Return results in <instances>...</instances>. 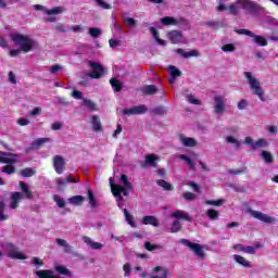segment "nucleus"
Returning a JSON list of instances; mask_svg holds the SVG:
<instances>
[{"label":"nucleus","mask_w":278,"mask_h":278,"mask_svg":"<svg viewBox=\"0 0 278 278\" xmlns=\"http://www.w3.org/2000/svg\"><path fill=\"white\" fill-rule=\"evenodd\" d=\"M225 141L228 144H232L235 147V149H240V147H242V143H240V140H238V138H236L233 136L225 137Z\"/></svg>","instance_id":"2f4dec72"},{"label":"nucleus","mask_w":278,"mask_h":278,"mask_svg":"<svg viewBox=\"0 0 278 278\" xmlns=\"http://www.w3.org/2000/svg\"><path fill=\"white\" fill-rule=\"evenodd\" d=\"M265 129L269 134V136H277V134H278V127L275 125H268V126H266Z\"/></svg>","instance_id":"603ef678"},{"label":"nucleus","mask_w":278,"mask_h":278,"mask_svg":"<svg viewBox=\"0 0 278 278\" xmlns=\"http://www.w3.org/2000/svg\"><path fill=\"white\" fill-rule=\"evenodd\" d=\"M10 215H8V211H5V202L0 201V223H4V220H9Z\"/></svg>","instance_id":"cd10ccee"},{"label":"nucleus","mask_w":278,"mask_h":278,"mask_svg":"<svg viewBox=\"0 0 278 278\" xmlns=\"http://www.w3.org/2000/svg\"><path fill=\"white\" fill-rule=\"evenodd\" d=\"M155 162H160V156H157V154L146 155V165L147 166H155Z\"/></svg>","instance_id":"c85d7f7f"},{"label":"nucleus","mask_w":278,"mask_h":278,"mask_svg":"<svg viewBox=\"0 0 278 278\" xmlns=\"http://www.w3.org/2000/svg\"><path fill=\"white\" fill-rule=\"evenodd\" d=\"M65 164H66V162L64 161V157H62L60 155H55L53 157V166H54V170H55V173H58V175H62V173H64Z\"/></svg>","instance_id":"f3484780"},{"label":"nucleus","mask_w":278,"mask_h":278,"mask_svg":"<svg viewBox=\"0 0 278 278\" xmlns=\"http://www.w3.org/2000/svg\"><path fill=\"white\" fill-rule=\"evenodd\" d=\"M172 218H180L182 220H188L189 223L192 222V216L184 211H176L172 214Z\"/></svg>","instance_id":"a878e982"},{"label":"nucleus","mask_w":278,"mask_h":278,"mask_svg":"<svg viewBox=\"0 0 278 278\" xmlns=\"http://www.w3.org/2000/svg\"><path fill=\"white\" fill-rule=\"evenodd\" d=\"M244 144H248L249 147H251V149H255V141L252 137H245Z\"/></svg>","instance_id":"338daca9"},{"label":"nucleus","mask_w":278,"mask_h":278,"mask_svg":"<svg viewBox=\"0 0 278 278\" xmlns=\"http://www.w3.org/2000/svg\"><path fill=\"white\" fill-rule=\"evenodd\" d=\"M237 34L249 36L250 38H252V42H255L261 47H266V45H268V41L266 40V38H264L263 36L255 35L253 34V31L249 29H239L237 30Z\"/></svg>","instance_id":"9b49d317"},{"label":"nucleus","mask_w":278,"mask_h":278,"mask_svg":"<svg viewBox=\"0 0 278 278\" xmlns=\"http://www.w3.org/2000/svg\"><path fill=\"white\" fill-rule=\"evenodd\" d=\"M217 5H216V10L217 12H229V7H227V4H225V0H217L216 1Z\"/></svg>","instance_id":"a19ab883"},{"label":"nucleus","mask_w":278,"mask_h":278,"mask_svg":"<svg viewBox=\"0 0 278 278\" xmlns=\"http://www.w3.org/2000/svg\"><path fill=\"white\" fill-rule=\"evenodd\" d=\"M123 270L124 277H129V275H131V265L129 263L124 264Z\"/></svg>","instance_id":"052dcab7"},{"label":"nucleus","mask_w":278,"mask_h":278,"mask_svg":"<svg viewBox=\"0 0 278 278\" xmlns=\"http://www.w3.org/2000/svg\"><path fill=\"white\" fill-rule=\"evenodd\" d=\"M226 99L223 96H215L214 98V113L223 116L227 110Z\"/></svg>","instance_id":"f8f14e48"},{"label":"nucleus","mask_w":278,"mask_h":278,"mask_svg":"<svg viewBox=\"0 0 278 278\" xmlns=\"http://www.w3.org/2000/svg\"><path fill=\"white\" fill-rule=\"evenodd\" d=\"M89 36H91V38H99V36H101V28H97V27L89 28Z\"/></svg>","instance_id":"3c124183"},{"label":"nucleus","mask_w":278,"mask_h":278,"mask_svg":"<svg viewBox=\"0 0 278 278\" xmlns=\"http://www.w3.org/2000/svg\"><path fill=\"white\" fill-rule=\"evenodd\" d=\"M87 197L89 199L90 207H97V199L94 198V192H92V190H88Z\"/></svg>","instance_id":"c03bdc74"},{"label":"nucleus","mask_w":278,"mask_h":278,"mask_svg":"<svg viewBox=\"0 0 278 278\" xmlns=\"http://www.w3.org/2000/svg\"><path fill=\"white\" fill-rule=\"evenodd\" d=\"M167 38L172 42V45L186 43L184 34L179 30H172V31L167 33Z\"/></svg>","instance_id":"2eb2a0df"},{"label":"nucleus","mask_w":278,"mask_h":278,"mask_svg":"<svg viewBox=\"0 0 278 278\" xmlns=\"http://www.w3.org/2000/svg\"><path fill=\"white\" fill-rule=\"evenodd\" d=\"M31 264L34 266H37V268H40V267L45 266V262L42 261V258H39V257H33L31 258Z\"/></svg>","instance_id":"4d7b16f0"},{"label":"nucleus","mask_w":278,"mask_h":278,"mask_svg":"<svg viewBox=\"0 0 278 278\" xmlns=\"http://www.w3.org/2000/svg\"><path fill=\"white\" fill-rule=\"evenodd\" d=\"M182 199H185V201H197L198 197L195 193L187 191L182 193Z\"/></svg>","instance_id":"8fccbe9b"},{"label":"nucleus","mask_w":278,"mask_h":278,"mask_svg":"<svg viewBox=\"0 0 278 278\" xmlns=\"http://www.w3.org/2000/svg\"><path fill=\"white\" fill-rule=\"evenodd\" d=\"M175 53L178 55H181V58L188 59V58H199L201 55V52L199 50H190L186 52L184 49H176Z\"/></svg>","instance_id":"aec40b11"},{"label":"nucleus","mask_w":278,"mask_h":278,"mask_svg":"<svg viewBox=\"0 0 278 278\" xmlns=\"http://www.w3.org/2000/svg\"><path fill=\"white\" fill-rule=\"evenodd\" d=\"M206 216L210 218V220H218V216H220V213L216 210H207L206 211Z\"/></svg>","instance_id":"ea45409f"},{"label":"nucleus","mask_w":278,"mask_h":278,"mask_svg":"<svg viewBox=\"0 0 278 278\" xmlns=\"http://www.w3.org/2000/svg\"><path fill=\"white\" fill-rule=\"evenodd\" d=\"M261 157L264 160L265 164H273L275 157L273 156V153L269 151L263 150L261 152Z\"/></svg>","instance_id":"7c9ffc66"},{"label":"nucleus","mask_w":278,"mask_h":278,"mask_svg":"<svg viewBox=\"0 0 278 278\" xmlns=\"http://www.w3.org/2000/svg\"><path fill=\"white\" fill-rule=\"evenodd\" d=\"M178 142L186 148L194 149V147H199V141L195 138L188 137L184 134L178 136Z\"/></svg>","instance_id":"4468645a"},{"label":"nucleus","mask_w":278,"mask_h":278,"mask_svg":"<svg viewBox=\"0 0 278 278\" xmlns=\"http://www.w3.org/2000/svg\"><path fill=\"white\" fill-rule=\"evenodd\" d=\"M167 71L169 72V77H168V81L169 84H175V79H177V77H181V71H179V68H177L175 65H169L167 67Z\"/></svg>","instance_id":"4be33fe9"},{"label":"nucleus","mask_w":278,"mask_h":278,"mask_svg":"<svg viewBox=\"0 0 278 278\" xmlns=\"http://www.w3.org/2000/svg\"><path fill=\"white\" fill-rule=\"evenodd\" d=\"M123 212H124L126 223H128L132 228L138 227V225L136 224V220L134 219V215L129 214V211L127 208H124Z\"/></svg>","instance_id":"c756f323"},{"label":"nucleus","mask_w":278,"mask_h":278,"mask_svg":"<svg viewBox=\"0 0 278 278\" xmlns=\"http://www.w3.org/2000/svg\"><path fill=\"white\" fill-rule=\"evenodd\" d=\"M83 241L85 244H87V247H89V249H92L93 251H101V249H103V243L96 242L90 237H83Z\"/></svg>","instance_id":"6ab92c4d"},{"label":"nucleus","mask_w":278,"mask_h":278,"mask_svg":"<svg viewBox=\"0 0 278 278\" xmlns=\"http://www.w3.org/2000/svg\"><path fill=\"white\" fill-rule=\"evenodd\" d=\"M162 25H177V18L170 17V16H165L160 20Z\"/></svg>","instance_id":"e433bc0d"},{"label":"nucleus","mask_w":278,"mask_h":278,"mask_svg":"<svg viewBox=\"0 0 278 278\" xmlns=\"http://www.w3.org/2000/svg\"><path fill=\"white\" fill-rule=\"evenodd\" d=\"M20 188L23 193L21 192L11 193V203H10L11 210H16V207H18V204L21 203V201H23V197L24 199H28L30 201L34 199V192L29 190V186H27L25 181H20Z\"/></svg>","instance_id":"20e7f679"},{"label":"nucleus","mask_w":278,"mask_h":278,"mask_svg":"<svg viewBox=\"0 0 278 278\" xmlns=\"http://www.w3.org/2000/svg\"><path fill=\"white\" fill-rule=\"evenodd\" d=\"M5 255L11 260H27V255L20 251L18 248L12 243L5 245Z\"/></svg>","instance_id":"6e6552de"},{"label":"nucleus","mask_w":278,"mask_h":278,"mask_svg":"<svg viewBox=\"0 0 278 278\" xmlns=\"http://www.w3.org/2000/svg\"><path fill=\"white\" fill-rule=\"evenodd\" d=\"M205 205H214L215 207H220V205H225V200H205Z\"/></svg>","instance_id":"58836bf2"},{"label":"nucleus","mask_w":278,"mask_h":278,"mask_svg":"<svg viewBox=\"0 0 278 278\" xmlns=\"http://www.w3.org/2000/svg\"><path fill=\"white\" fill-rule=\"evenodd\" d=\"M89 66L92 68V72H89L87 75L91 77V79H101V77L105 75V67L100 63L89 61Z\"/></svg>","instance_id":"1a4fd4ad"},{"label":"nucleus","mask_w":278,"mask_h":278,"mask_svg":"<svg viewBox=\"0 0 278 278\" xmlns=\"http://www.w3.org/2000/svg\"><path fill=\"white\" fill-rule=\"evenodd\" d=\"M149 31L152 35L153 39L155 40L156 45H160V47H166V40L160 38V31H157L155 27H150Z\"/></svg>","instance_id":"5701e85b"},{"label":"nucleus","mask_w":278,"mask_h":278,"mask_svg":"<svg viewBox=\"0 0 278 278\" xmlns=\"http://www.w3.org/2000/svg\"><path fill=\"white\" fill-rule=\"evenodd\" d=\"M53 200L55 201V203H56V205H58L59 207H64V205H66L65 202H64V198H62V197H60V195H58V194H55V195L53 197Z\"/></svg>","instance_id":"13d9d810"},{"label":"nucleus","mask_w":278,"mask_h":278,"mask_svg":"<svg viewBox=\"0 0 278 278\" xmlns=\"http://www.w3.org/2000/svg\"><path fill=\"white\" fill-rule=\"evenodd\" d=\"M222 51H224V53H233L236 46L233 43H226L222 46Z\"/></svg>","instance_id":"09e8293b"},{"label":"nucleus","mask_w":278,"mask_h":278,"mask_svg":"<svg viewBox=\"0 0 278 278\" xmlns=\"http://www.w3.org/2000/svg\"><path fill=\"white\" fill-rule=\"evenodd\" d=\"M46 142H51L50 138H39L33 142V147L35 149H38V147H42V144H46Z\"/></svg>","instance_id":"37998d69"},{"label":"nucleus","mask_w":278,"mask_h":278,"mask_svg":"<svg viewBox=\"0 0 278 278\" xmlns=\"http://www.w3.org/2000/svg\"><path fill=\"white\" fill-rule=\"evenodd\" d=\"M180 242L181 244H185V247H188L191 251H193L197 257H200V260H205V251H203V245L190 242L188 239H182L180 240Z\"/></svg>","instance_id":"9d476101"},{"label":"nucleus","mask_w":278,"mask_h":278,"mask_svg":"<svg viewBox=\"0 0 278 278\" xmlns=\"http://www.w3.org/2000/svg\"><path fill=\"white\" fill-rule=\"evenodd\" d=\"M109 181L111 192L115 197L118 207H123L125 201L123 197H128L129 190L132 188L131 182H129V178H127V175H122L118 185L114 184L113 178H110Z\"/></svg>","instance_id":"f03ea898"},{"label":"nucleus","mask_w":278,"mask_h":278,"mask_svg":"<svg viewBox=\"0 0 278 278\" xmlns=\"http://www.w3.org/2000/svg\"><path fill=\"white\" fill-rule=\"evenodd\" d=\"M58 186H66V184H77V180L73 176L66 178H56Z\"/></svg>","instance_id":"473e14b6"},{"label":"nucleus","mask_w":278,"mask_h":278,"mask_svg":"<svg viewBox=\"0 0 278 278\" xmlns=\"http://www.w3.org/2000/svg\"><path fill=\"white\" fill-rule=\"evenodd\" d=\"M22 177H34L36 175V169L34 168H24L20 173Z\"/></svg>","instance_id":"a18cd8bd"},{"label":"nucleus","mask_w":278,"mask_h":278,"mask_svg":"<svg viewBox=\"0 0 278 278\" xmlns=\"http://www.w3.org/2000/svg\"><path fill=\"white\" fill-rule=\"evenodd\" d=\"M141 92L143 94H155V92H157V87L154 85H148L141 88Z\"/></svg>","instance_id":"c9c22d12"},{"label":"nucleus","mask_w":278,"mask_h":278,"mask_svg":"<svg viewBox=\"0 0 278 278\" xmlns=\"http://www.w3.org/2000/svg\"><path fill=\"white\" fill-rule=\"evenodd\" d=\"M245 212L249 215H251L252 218H256V220H261V223H266L267 225H275L277 223V218H275L266 213H262L260 211H254L252 208H247Z\"/></svg>","instance_id":"0eeeda50"},{"label":"nucleus","mask_w":278,"mask_h":278,"mask_svg":"<svg viewBox=\"0 0 278 278\" xmlns=\"http://www.w3.org/2000/svg\"><path fill=\"white\" fill-rule=\"evenodd\" d=\"M29 123H31V122L25 117H21L17 119V125H20L21 127H27V125H29Z\"/></svg>","instance_id":"e2e57ef3"},{"label":"nucleus","mask_w":278,"mask_h":278,"mask_svg":"<svg viewBox=\"0 0 278 278\" xmlns=\"http://www.w3.org/2000/svg\"><path fill=\"white\" fill-rule=\"evenodd\" d=\"M56 244H59V247H63V249H65L66 253H70L71 251V245L68 244V242L64 239H56Z\"/></svg>","instance_id":"49530a36"},{"label":"nucleus","mask_w":278,"mask_h":278,"mask_svg":"<svg viewBox=\"0 0 278 278\" xmlns=\"http://www.w3.org/2000/svg\"><path fill=\"white\" fill-rule=\"evenodd\" d=\"M257 249H262V244L256 243L254 245H245L244 253L248 255H255V253H257Z\"/></svg>","instance_id":"f704fd0d"},{"label":"nucleus","mask_w":278,"mask_h":278,"mask_svg":"<svg viewBox=\"0 0 278 278\" xmlns=\"http://www.w3.org/2000/svg\"><path fill=\"white\" fill-rule=\"evenodd\" d=\"M239 10H245V12L253 13L257 10V4L251 0H237L229 5V14H236Z\"/></svg>","instance_id":"423d86ee"},{"label":"nucleus","mask_w":278,"mask_h":278,"mask_svg":"<svg viewBox=\"0 0 278 278\" xmlns=\"http://www.w3.org/2000/svg\"><path fill=\"white\" fill-rule=\"evenodd\" d=\"M143 225H152V227H160V220L153 215H148L142 218Z\"/></svg>","instance_id":"393cba45"},{"label":"nucleus","mask_w":278,"mask_h":278,"mask_svg":"<svg viewBox=\"0 0 278 278\" xmlns=\"http://www.w3.org/2000/svg\"><path fill=\"white\" fill-rule=\"evenodd\" d=\"M181 229V223L179 220H175L170 227V232L172 233H177Z\"/></svg>","instance_id":"6e6d98bb"},{"label":"nucleus","mask_w":278,"mask_h":278,"mask_svg":"<svg viewBox=\"0 0 278 278\" xmlns=\"http://www.w3.org/2000/svg\"><path fill=\"white\" fill-rule=\"evenodd\" d=\"M94 2H97V4L102 8V10H111L112 5H110V3L103 1V0H93Z\"/></svg>","instance_id":"5fc2aeb1"},{"label":"nucleus","mask_w":278,"mask_h":278,"mask_svg":"<svg viewBox=\"0 0 278 278\" xmlns=\"http://www.w3.org/2000/svg\"><path fill=\"white\" fill-rule=\"evenodd\" d=\"M244 77L252 94H254V97H257L260 101L264 103L266 101V92L262 87V81H260L258 78H256V76L253 75V73L251 72H244Z\"/></svg>","instance_id":"7ed1b4c3"},{"label":"nucleus","mask_w":278,"mask_h":278,"mask_svg":"<svg viewBox=\"0 0 278 278\" xmlns=\"http://www.w3.org/2000/svg\"><path fill=\"white\" fill-rule=\"evenodd\" d=\"M123 21L126 25H129L130 27H135V25H136V20H134V17L126 16L123 18Z\"/></svg>","instance_id":"69168bd1"},{"label":"nucleus","mask_w":278,"mask_h":278,"mask_svg":"<svg viewBox=\"0 0 278 278\" xmlns=\"http://www.w3.org/2000/svg\"><path fill=\"white\" fill-rule=\"evenodd\" d=\"M232 260L236 264L242 266V268H251V261L247 260L244 256L240 254L232 255Z\"/></svg>","instance_id":"a211bd4d"},{"label":"nucleus","mask_w":278,"mask_h":278,"mask_svg":"<svg viewBox=\"0 0 278 278\" xmlns=\"http://www.w3.org/2000/svg\"><path fill=\"white\" fill-rule=\"evenodd\" d=\"M90 125L92 126L93 131H101V129H103V126L101 125V118L99 117V115L91 116Z\"/></svg>","instance_id":"b1692460"},{"label":"nucleus","mask_w":278,"mask_h":278,"mask_svg":"<svg viewBox=\"0 0 278 278\" xmlns=\"http://www.w3.org/2000/svg\"><path fill=\"white\" fill-rule=\"evenodd\" d=\"M35 10H43L45 14H47L48 16H51L53 14H62V12H64V8L62 7H56L54 9H45V7L40 4L35 5Z\"/></svg>","instance_id":"412c9836"},{"label":"nucleus","mask_w":278,"mask_h":278,"mask_svg":"<svg viewBox=\"0 0 278 278\" xmlns=\"http://www.w3.org/2000/svg\"><path fill=\"white\" fill-rule=\"evenodd\" d=\"M264 147H268V139L266 138H261L254 142V150L262 149Z\"/></svg>","instance_id":"4c0bfd02"},{"label":"nucleus","mask_w":278,"mask_h":278,"mask_svg":"<svg viewBox=\"0 0 278 278\" xmlns=\"http://www.w3.org/2000/svg\"><path fill=\"white\" fill-rule=\"evenodd\" d=\"M83 105H85V108H88V110H92L93 112H97V110H99L97 108V104L92 102V100H88V99L83 100Z\"/></svg>","instance_id":"79ce46f5"},{"label":"nucleus","mask_w":278,"mask_h":278,"mask_svg":"<svg viewBox=\"0 0 278 278\" xmlns=\"http://www.w3.org/2000/svg\"><path fill=\"white\" fill-rule=\"evenodd\" d=\"M156 184L164 190H173V185L166 182V180H157Z\"/></svg>","instance_id":"864d4df0"},{"label":"nucleus","mask_w":278,"mask_h":278,"mask_svg":"<svg viewBox=\"0 0 278 278\" xmlns=\"http://www.w3.org/2000/svg\"><path fill=\"white\" fill-rule=\"evenodd\" d=\"M187 101H189V103H191L192 105H201V100L197 99L192 94L187 96Z\"/></svg>","instance_id":"bf43d9fd"},{"label":"nucleus","mask_w":278,"mask_h":278,"mask_svg":"<svg viewBox=\"0 0 278 278\" xmlns=\"http://www.w3.org/2000/svg\"><path fill=\"white\" fill-rule=\"evenodd\" d=\"M176 157H177V160H184L185 162H187V165L189 166V168L191 170H194L197 168V163H194V161H192V159H190V156H188L186 154H179Z\"/></svg>","instance_id":"bb28decb"},{"label":"nucleus","mask_w":278,"mask_h":278,"mask_svg":"<svg viewBox=\"0 0 278 278\" xmlns=\"http://www.w3.org/2000/svg\"><path fill=\"white\" fill-rule=\"evenodd\" d=\"M110 84L112 88L115 90V92H118L123 88V86L121 85V81L116 78H112L110 80Z\"/></svg>","instance_id":"de8ad7c7"},{"label":"nucleus","mask_w":278,"mask_h":278,"mask_svg":"<svg viewBox=\"0 0 278 278\" xmlns=\"http://www.w3.org/2000/svg\"><path fill=\"white\" fill-rule=\"evenodd\" d=\"M147 105L141 104L122 110L123 116H136L138 114H147Z\"/></svg>","instance_id":"ddd939ff"},{"label":"nucleus","mask_w":278,"mask_h":278,"mask_svg":"<svg viewBox=\"0 0 278 278\" xmlns=\"http://www.w3.org/2000/svg\"><path fill=\"white\" fill-rule=\"evenodd\" d=\"M62 127H64V124L61 122H55L51 125L52 131H60V129H62Z\"/></svg>","instance_id":"0e129e2a"},{"label":"nucleus","mask_w":278,"mask_h":278,"mask_svg":"<svg viewBox=\"0 0 278 278\" xmlns=\"http://www.w3.org/2000/svg\"><path fill=\"white\" fill-rule=\"evenodd\" d=\"M18 162H21L20 155L0 151V163L9 164L2 167V173H5L7 175H14V173H16V167L12 164H18Z\"/></svg>","instance_id":"39448f33"},{"label":"nucleus","mask_w":278,"mask_h":278,"mask_svg":"<svg viewBox=\"0 0 278 278\" xmlns=\"http://www.w3.org/2000/svg\"><path fill=\"white\" fill-rule=\"evenodd\" d=\"M59 71H62V65L54 64L50 66V73H52V75H55V73H59Z\"/></svg>","instance_id":"774afa93"},{"label":"nucleus","mask_w":278,"mask_h":278,"mask_svg":"<svg viewBox=\"0 0 278 278\" xmlns=\"http://www.w3.org/2000/svg\"><path fill=\"white\" fill-rule=\"evenodd\" d=\"M11 40L16 47H20V49L9 50L10 58H18L22 51H24V53H29V51H33L34 47H36V41L28 36L18 33L11 34Z\"/></svg>","instance_id":"f257e3e1"},{"label":"nucleus","mask_w":278,"mask_h":278,"mask_svg":"<svg viewBox=\"0 0 278 278\" xmlns=\"http://www.w3.org/2000/svg\"><path fill=\"white\" fill-rule=\"evenodd\" d=\"M144 248L147 249V251H157L162 249V245H153L150 242H146Z\"/></svg>","instance_id":"680f3d73"},{"label":"nucleus","mask_w":278,"mask_h":278,"mask_svg":"<svg viewBox=\"0 0 278 278\" xmlns=\"http://www.w3.org/2000/svg\"><path fill=\"white\" fill-rule=\"evenodd\" d=\"M67 201L68 203H71V205H83L84 201H86V198H84L83 195H74Z\"/></svg>","instance_id":"72a5a7b5"},{"label":"nucleus","mask_w":278,"mask_h":278,"mask_svg":"<svg viewBox=\"0 0 278 278\" xmlns=\"http://www.w3.org/2000/svg\"><path fill=\"white\" fill-rule=\"evenodd\" d=\"M150 278H168V269L166 267L156 266L152 273L148 275Z\"/></svg>","instance_id":"dca6fc26"}]
</instances>
